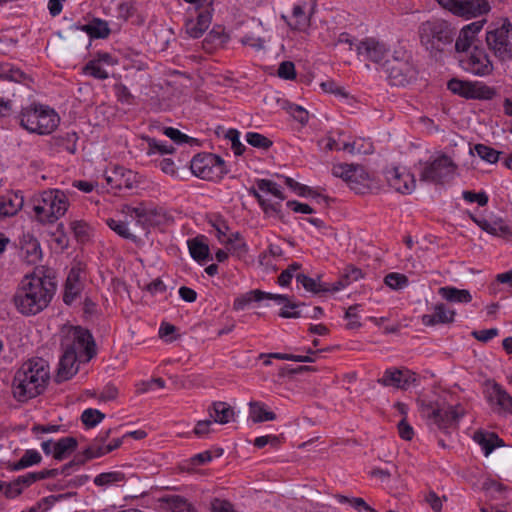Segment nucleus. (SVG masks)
<instances>
[{"label":"nucleus","mask_w":512,"mask_h":512,"mask_svg":"<svg viewBox=\"0 0 512 512\" xmlns=\"http://www.w3.org/2000/svg\"><path fill=\"white\" fill-rule=\"evenodd\" d=\"M78 447V441L75 437H63L54 443L53 457L57 461L66 459Z\"/></svg>","instance_id":"7c9ffc66"},{"label":"nucleus","mask_w":512,"mask_h":512,"mask_svg":"<svg viewBox=\"0 0 512 512\" xmlns=\"http://www.w3.org/2000/svg\"><path fill=\"white\" fill-rule=\"evenodd\" d=\"M437 2L452 14L465 18L477 17L490 10L487 0H437Z\"/></svg>","instance_id":"2eb2a0df"},{"label":"nucleus","mask_w":512,"mask_h":512,"mask_svg":"<svg viewBox=\"0 0 512 512\" xmlns=\"http://www.w3.org/2000/svg\"><path fill=\"white\" fill-rule=\"evenodd\" d=\"M378 383L383 386H392L406 390L411 385L418 386L420 384V377L417 373L409 369L389 368L386 369L383 376L378 379Z\"/></svg>","instance_id":"6ab92c4d"},{"label":"nucleus","mask_w":512,"mask_h":512,"mask_svg":"<svg viewBox=\"0 0 512 512\" xmlns=\"http://www.w3.org/2000/svg\"><path fill=\"white\" fill-rule=\"evenodd\" d=\"M462 69L476 76H487L493 71V64L485 49L477 45L468 54L459 58Z\"/></svg>","instance_id":"4468645a"},{"label":"nucleus","mask_w":512,"mask_h":512,"mask_svg":"<svg viewBox=\"0 0 512 512\" xmlns=\"http://www.w3.org/2000/svg\"><path fill=\"white\" fill-rule=\"evenodd\" d=\"M33 211L42 224H52L65 215L69 201L64 191L49 189L33 200Z\"/></svg>","instance_id":"423d86ee"},{"label":"nucleus","mask_w":512,"mask_h":512,"mask_svg":"<svg viewBox=\"0 0 512 512\" xmlns=\"http://www.w3.org/2000/svg\"><path fill=\"white\" fill-rule=\"evenodd\" d=\"M332 174L343 179L349 187L358 194H362L368 188V175L361 166L354 164H336L332 167Z\"/></svg>","instance_id":"dca6fc26"},{"label":"nucleus","mask_w":512,"mask_h":512,"mask_svg":"<svg viewBox=\"0 0 512 512\" xmlns=\"http://www.w3.org/2000/svg\"><path fill=\"white\" fill-rule=\"evenodd\" d=\"M81 29L85 31L91 38L96 39H104L110 34L108 23L99 18H94L89 24L83 25Z\"/></svg>","instance_id":"e433bc0d"},{"label":"nucleus","mask_w":512,"mask_h":512,"mask_svg":"<svg viewBox=\"0 0 512 512\" xmlns=\"http://www.w3.org/2000/svg\"><path fill=\"white\" fill-rule=\"evenodd\" d=\"M304 5H295L292 10V16L294 18L293 23H289V26L293 30L304 31L310 25V19L304 12Z\"/></svg>","instance_id":"49530a36"},{"label":"nucleus","mask_w":512,"mask_h":512,"mask_svg":"<svg viewBox=\"0 0 512 512\" xmlns=\"http://www.w3.org/2000/svg\"><path fill=\"white\" fill-rule=\"evenodd\" d=\"M125 474L121 471H111L98 474L93 482L96 486H108L125 481Z\"/></svg>","instance_id":"09e8293b"},{"label":"nucleus","mask_w":512,"mask_h":512,"mask_svg":"<svg viewBox=\"0 0 512 512\" xmlns=\"http://www.w3.org/2000/svg\"><path fill=\"white\" fill-rule=\"evenodd\" d=\"M391 85L406 86L417 78V70L408 58L393 56L384 62Z\"/></svg>","instance_id":"ddd939ff"},{"label":"nucleus","mask_w":512,"mask_h":512,"mask_svg":"<svg viewBox=\"0 0 512 512\" xmlns=\"http://www.w3.org/2000/svg\"><path fill=\"white\" fill-rule=\"evenodd\" d=\"M20 256L28 264H36L42 258L39 241L30 233H24L19 241Z\"/></svg>","instance_id":"5701e85b"},{"label":"nucleus","mask_w":512,"mask_h":512,"mask_svg":"<svg viewBox=\"0 0 512 512\" xmlns=\"http://www.w3.org/2000/svg\"><path fill=\"white\" fill-rule=\"evenodd\" d=\"M256 185L257 189L250 188L249 194L256 198L264 214L268 217L276 216L282 218L280 202L286 196L280 187L269 179H258Z\"/></svg>","instance_id":"0eeeda50"},{"label":"nucleus","mask_w":512,"mask_h":512,"mask_svg":"<svg viewBox=\"0 0 512 512\" xmlns=\"http://www.w3.org/2000/svg\"><path fill=\"white\" fill-rule=\"evenodd\" d=\"M53 143L56 147L61 148L70 154H75L77 150V133L74 131L65 132L53 137Z\"/></svg>","instance_id":"ea45409f"},{"label":"nucleus","mask_w":512,"mask_h":512,"mask_svg":"<svg viewBox=\"0 0 512 512\" xmlns=\"http://www.w3.org/2000/svg\"><path fill=\"white\" fill-rule=\"evenodd\" d=\"M438 294L444 300L451 303H469L472 301V295L469 290L458 289L454 286L440 287Z\"/></svg>","instance_id":"c85d7f7f"},{"label":"nucleus","mask_w":512,"mask_h":512,"mask_svg":"<svg viewBox=\"0 0 512 512\" xmlns=\"http://www.w3.org/2000/svg\"><path fill=\"white\" fill-rule=\"evenodd\" d=\"M455 311L449 310L443 303L436 304L431 314L422 316V323L425 326L437 324H450L454 322Z\"/></svg>","instance_id":"bb28decb"},{"label":"nucleus","mask_w":512,"mask_h":512,"mask_svg":"<svg viewBox=\"0 0 512 512\" xmlns=\"http://www.w3.org/2000/svg\"><path fill=\"white\" fill-rule=\"evenodd\" d=\"M23 204L24 199L19 192H9L0 197V208L4 218L16 215Z\"/></svg>","instance_id":"cd10ccee"},{"label":"nucleus","mask_w":512,"mask_h":512,"mask_svg":"<svg viewBox=\"0 0 512 512\" xmlns=\"http://www.w3.org/2000/svg\"><path fill=\"white\" fill-rule=\"evenodd\" d=\"M212 226L215 228V230L217 232L216 236L221 243L232 244L233 239H232V237H227L228 226L223 219L217 218L212 223Z\"/></svg>","instance_id":"680f3d73"},{"label":"nucleus","mask_w":512,"mask_h":512,"mask_svg":"<svg viewBox=\"0 0 512 512\" xmlns=\"http://www.w3.org/2000/svg\"><path fill=\"white\" fill-rule=\"evenodd\" d=\"M105 180L111 189L119 191H132L139 187L140 180L138 173L126 169L121 166H116L113 169L105 172Z\"/></svg>","instance_id":"a211bd4d"},{"label":"nucleus","mask_w":512,"mask_h":512,"mask_svg":"<svg viewBox=\"0 0 512 512\" xmlns=\"http://www.w3.org/2000/svg\"><path fill=\"white\" fill-rule=\"evenodd\" d=\"M418 411L421 417L431 428H437L448 432L456 428L460 419L465 415V409L461 404L444 406V403L422 396L417 399Z\"/></svg>","instance_id":"20e7f679"},{"label":"nucleus","mask_w":512,"mask_h":512,"mask_svg":"<svg viewBox=\"0 0 512 512\" xmlns=\"http://www.w3.org/2000/svg\"><path fill=\"white\" fill-rule=\"evenodd\" d=\"M482 160L488 163H496L499 160L501 152L485 144H476L473 150Z\"/></svg>","instance_id":"603ef678"},{"label":"nucleus","mask_w":512,"mask_h":512,"mask_svg":"<svg viewBox=\"0 0 512 512\" xmlns=\"http://www.w3.org/2000/svg\"><path fill=\"white\" fill-rule=\"evenodd\" d=\"M486 398L491 406L512 414V396L497 382L487 388Z\"/></svg>","instance_id":"b1692460"},{"label":"nucleus","mask_w":512,"mask_h":512,"mask_svg":"<svg viewBox=\"0 0 512 512\" xmlns=\"http://www.w3.org/2000/svg\"><path fill=\"white\" fill-rule=\"evenodd\" d=\"M384 283L394 290H399L408 285V278L401 273L391 272L384 278Z\"/></svg>","instance_id":"bf43d9fd"},{"label":"nucleus","mask_w":512,"mask_h":512,"mask_svg":"<svg viewBox=\"0 0 512 512\" xmlns=\"http://www.w3.org/2000/svg\"><path fill=\"white\" fill-rule=\"evenodd\" d=\"M421 45L436 60L446 51L452 50L456 29L448 21L433 17L418 27Z\"/></svg>","instance_id":"7ed1b4c3"},{"label":"nucleus","mask_w":512,"mask_h":512,"mask_svg":"<svg viewBox=\"0 0 512 512\" xmlns=\"http://www.w3.org/2000/svg\"><path fill=\"white\" fill-rule=\"evenodd\" d=\"M226 138L231 141V148L235 155H242L245 151V146L240 141V133L236 129H229L226 133Z\"/></svg>","instance_id":"0e129e2a"},{"label":"nucleus","mask_w":512,"mask_h":512,"mask_svg":"<svg viewBox=\"0 0 512 512\" xmlns=\"http://www.w3.org/2000/svg\"><path fill=\"white\" fill-rule=\"evenodd\" d=\"M462 197L465 201L470 203H478L479 206H485L488 203V196L485 192L475 193L472 191H463Z\"/></svg>","instance_id":"774afa93"},{"label":"nucleus","mask_w":512,"mask_h":512,"mask_svg":"<svg viewBox=\"0 0 512 512\" xmlns=\"http://www.w3.org/2000/svg\"><path fill=\"white\" fill-rule=\"evenodd\" d=\"M455 169L456 165L452 159L443 154L433 161L424 163L419 175L420 181L442 184L453 177Z\"/></svg>","instance_id":"9b49d317"},{"label":"nucleus","mask_w":512,"mask_h":512,"mask_svg":"<svg viewBox=\"0 0 512 512\" xmlns=\"http://www.w3.org/2000/svg\"><path fill=\"white\" fill-rule=\"evenodd\" d=\"M188 248L191 257L198 262L209 258V246L203 241V237H195L188 240Z\"/></svg>","instance_id":"4c0bfd02"},{"label":"nucleus","mask_w":512,"mask_h":512,"mask_svg":"<svg viewBox=\"0 0 512 512\" xmlns=\"http://www.w3.org/2000/svg\"><path fill=\"white\" fill-rule=\"evenodd\" d=\"M296 282L301 284L306 291L314 294L332 291V285L321 283L319 280L313 279L303 273L296 275Z\"/></svg>","instance_id":"72a5a7b5"},{"label":"nucleus","mask_w":512,"mask_h":512,"mask_svg":"<svg viewBox=\"0 0 512 512\" xmlns=\"http://www.w3.org/2000/svg\"><path fill=\"white\" fill-rule=\"evenodd\" d=\"M61 348L62 352H95L96 343L89 330L76 327L63 337Z\"/></svg>","instance_id":"f3484780"},{"label":"nucleus","mask_w":512,"mask_h":512,"mask_svg":"<svg viewBox=\"0 0 512 512\" xmlns=\"http://www.w3.org/2000/svg\"><path fill=\"white\" fill-rule=\"evenodd\" d=\"M208 412L213 421L219 424H226L230 422L234 416L233 408L226 402L222 401L212 403L208 408Z\"/></svg>","instance_id":"c756f323"},{"label":"nucleus","mask_w":512,"mask_h":512,"mask_svg":"<svg viewBox=\"0 0 512 512\" xmlns=\"http://www.w3.org/2000/svg\"><path fill=\"white\" fill-rule=\"evenodd\" d=\"M50 380L49 364L41 357L24 362L15 372L12 381V394L16 401L25 403L41 395Z\"/></svg>","instance_id":"f03ea898"},{"label":"nucleus","mask_w":512,"mask_h":512,"mask_svg":"<svg viewBox=\"0 0 512 512\" xmlns=\"http://www.w3.org/2000/svg\"><path fill=\"white\" fill-rule=\"evenodd\" d=\"M105 418V414L93 408L84 410L81 414V421L87 428L95 427Z\"/></svg>","instance_id":"5fc2aeb1"},{"label":"nucleus","mask_w":512,"mask_h":512,"mask_svg":"<svg viewBox=\"0 0 512 512\" xmlns=\"http://www.w3.org/2000/svg\"><path fill=\"white\" fill-rule=\"evenodd\" d=\"M250 417L254 423H260L275 420L276 414L273 411H268L265 404L261 402H251Z\"/></svg>","instance_id":"c03bdc74"},{"label":"nucleus","mask_w":512,"mask_h":512,"mask_svg":"<svg viewBox=\"0 0 512 512\" xmlns=\"http://www.w3.org/2000/svg\"><path fill=\"white\" fill-rule=\"evenodd\" d=\"M277 75L285 80H293L296 78L295 65L291 61H283L278 68Z\"/></svg>","instance_id":"338daca9"},{"label":"nucleus","mask_w":512,"mask_h":512,"mask_svg":"<svg viewBox=\"0 0 512 512\" xmlns=\"http://www.w3.org/2000/svg\"><path fill=\"white\" fill-rule=\"evenodd\" d=\"M0 79L22 83L28 79V76L19 68L6 64L1 68Z\"/></svg>","instance_id":"8fccbe9b"},{"label":"nucleus","mask_w":512,"mask_h":512,"mask_svg":"<svg viewBox=\"0 0 512 512\" xmlns=\"http://www.w3.org/2000/svg\"><path fill=\"white\" fill-rule=\"evenodd\" d=\"M123 212L136 219V225L140 226L147 234L151 227L164 223L166 213L163 208L140 203L138 206L125 205Z\"/></svg>","instance_id":"9d476101"},{"label":"nucleus","mask_w":512,"mask_h":512,"mask_svg":"<svg viewBox=\"0 0 512 512\" xmlns=\"http://www.w3.org/2000/svg\"><path fill=\"white\" fill-rule=\"evenodd\" d=\"M316 368L308 365H285L279 369L281 376L303 374L306 372H315Z\"/></svg>","instance_id":"e2e57ef3"},{"label":"nucleus","mask_w":512,"mask_h":512,"mask_svg":"<svg viewBox=\"0 0 512 512\" xmlns=\"http://www.w3.org/2000/svg\"><path fill=\"white\" fill-rule=\"evenodd\" d=\"M163 134L169 137L174 143L181 145L184 143L189 144H198V140L195 138H192L184 133H182L180 130L173 128V127H165L163 129Z\"/></svg>","instance_id":"864d4df0"},{"label":"nucleus","mask_w":512,"mask_h":512,"mask_svg":"<svg viewBox=\"0 0 512 512\" xmlns=\"http://www.w3.org/2000/svg\"><path fill=\"white\" fill-rule=\"evenodd\" d=\"M211 23L209 12H200L195 21H189L186 24V31L192 38H199L208 29Z\"/></svg>","instance_id":"473e14b6"},{"label":"nucleus","mask_w":512,"mask_h":512,"mask_svg":"<svg viewBox=\"0 0 512 512\" xmlns=\"http://www.w3.org/2000/svg\"><path fill=\"white\" fill-rule=\"evenodd\" d=\"M245 139L249 145L264 150L269 149L273 144L269 138L257 132L246 133Z\"/></svg>","instance_id":"4d7b16f0"},{"label":"nucleus","mask_w":512,"mask_h":512,"mask_svg":"<svg viewBox=\"0 0 512 512\" xmlns=\"http://www.w3.org/2000/svg\"><path fill=\"white\" fill-rule=\"evenodd\" d=\"M171 512H198L193 503L180 495H170L162 499Z\"/></svg>","instance_id":"f704fd0d"},{"label":"nucleus","mask_w":512,"mask_h":512,"mask_svg":"<svg viewBox=\"0 0 512 512\" xmlns=\"http://www.w3.org/2000/svg\"><path fill=\"white\" fill-rule=\"evenodd\" d=\"M471 219L483 231L493 236L501 237L504 239H509L512 236L510 227L500 218L494 221H489L485 218H477L471 215Z\"/></svg>","instance_id":"a878e982"},{"label":"nucleus","mask_w":512,"mask_h":512,"mask_svg":"<svg viewBox=\"0 0 512 512\" xmlns=\"http://www.w3.org/2000/svg\"><path fill=\"white\" fill-rule=\"evenodd\" d=\"M448 89L466 99L491 100L497 92L496 89L479 81H464L458 78L449 80Z\"/></svg>","instance_id":"f8f14e48"},{"label":"nucleus","mask_w":512,"mask_h":512,"mask_svg":"<svg viewBox=\"0 0 512 512\" xmlns=\"http://www.w3.org/2000/svg\"><path fill=\"white\" fill-rule=\"evenodd\" d=\"M282 308L280 310L279 316L282 318H300L304 316H308L309 312L304 311L307 310V305L304 303H293L286 296V300L281 304Z\"/></svg>","instance_id":"c9c22d12"},{"label":"nucleus","mask_w":512,"mask_h":512,"mask_svg":"<svg viewBox=\"0 0 512 512\" xmlns=\"http://www.w3.org/2000/svg\"><path fill=\"white\" fill-rule=\"evenodd\" d=\"M263 300H273L276 304H282L286 300V295L264 292L259 289L251 290L238 296L233 303V309L241 311L247 308L252 302H261Z\"/></svg>","instance_id":"4be33fe9"},{"label":"nucleus","mask_w":512,"mask_h":512,"mask_svg":"<svg viewBox=\"0 0 512 512\" xmlns=\"http://www.w3.org/2000/svg\"><path fill=\"white\" fill-rule=\"evenodd\" d=\"M474 39L472 36L466 34V32H463L462 30H460V33L455 41V45L453 46L452 45V48H454V50L457 52V53H466L468 54L471 49L473 48V44H474Z\"/></svg>","instance_id":"13d9d810"},{"label":"nucleus","mask_w":512,"mask_h":512,"mask_svg":"<svg viewBox=\"0 0 512 512\" xmlns=\"http://www.w3.org/2000/svg\"><path fill=\"white\" fill-rule=\"evenodd\" d=\"M42 456L34 449L26 450L19 461L8 465V469L11 471H20L27 467L37 465L41 462Z\"/></svg>","instance_id":"58836bf2"},{"label":"nucleus","mask_w":512,"mask_h":512,"mask_svg":"<svg viewBox=\"0 0 512 512\" xmlns=\"http://www.w3.org/2000/svg\"><path fill=\"white\" fill-rule=\"evenodd\" d=\"M486 42L494 55L502 61L510 60L512 55V24L505 19L502 24L489 30Z\"/></svg>","instance_id":"1a4fd4ad"},{"label":"nucleus","mask_w":512,"mask_h":512,"mask_svg":"<svg viewBox=\"0 0 512 512\" xmlns=\"http://www.w3.org/2000/svg\"><path fill=\"white\" fill-rule=\"evenodd\" d=\"M144 140L148 144V150H147L148 155H152L155 153H159L161 155L172 154L175 151V148L172 145H169L166 142L158 141L155 138L147 136V137H144Z\"/></svg>","instance_id":"3c124183"},{"label":"nucleus","mask_w":512,"mask_h":512,"mask_svg":"<svg viewBox=\"0 0 512 512\" xmlns=\"http://www.w3.org/2000/svg\"><path fill=\"white\" fill-rule=\"evenodd\" d=\"M80 283L78 281V275L72 270L66 280L63 301L65 304L70 305L74 302L76 297L80 293Z\"/></svg>","instance_id":"a19ab883"},{"label":"nucleus","mask_w":512,"mask_h":512,"mask_svg":"<svg viewBox=\"0 0 512 512\" xmlns=\"http://www.w3.org/2000/svg\"><path fill=\"white\" fill-rule=\"evenodd\" d=\"M317 354L311 355H296V354H259L257 360H262L263 365H269L271 363L270 358L291 360L295 362H315Z\"/></svg>","instance_id":"37998d69"},{"label":"nucleus","mask_w":512,"mask_h":512,"mask_svg":"<svg viewBox=\"0 0 512 512\" xmlns=\"http://www.w3.org/2000/svg\"><path fill=\"white\" fill-rule=\"evenodd\" d=\"M86 75L92 76L95 79L105 80L109 77L108 72L102 68L99 61L92 59L86 63L83 68Z\"/></svg>","instance_id":"6e6d98bb"},{"label":"nucleus","mask_w":512,"mask_h":512,"mask_svg":"<svg viewBox=\"0 0 512 512\" xmlns=\"http://www.w3.org/2000/svg\"><path fill=\"white\" fill-rule=\"evenodd\" d=\"M106 224L112 231H114L120 237L130 240L134 243L137 242V236L129 230L128 224L126 222L116 220L114 218H108L106 220Z\"/></svg>","instance_id":"a18cd8bd"},{"label":"nucleus","mask_w":512,"mask_h":512,"mask_svg":"<svg viewBox=\"0 0 512 512\" xmlns=\"http://www.w3.org/2000/svg\"><path fill=\"white\" fill-rule=\"evenodd\" d=\"M357 53L367 60L380 63L385 58L387 49L384 44L368 38L357 45Z\"/></svg>","instance_id":"393cba45"},{"label":"nucleus","mask_w":512,"mask_h":512,"mask_svg":"<svg viewBox=\"0 0 512 512\" xmlns=\"http://www.w3.org/2000/svg\"><path fill=\"white\" fill-rule=\"evenodd\" d=\"M385 177L388 185L398 193L411 194L416 188L414 175L404 168L393 167L387 169Z\"/></svg>","instance_id":"aec40b11"},{"label":"nucleus","mask_w":512,"mask_h":512,"mask_svg":"<svg viewBox=\"0 0 512 512\" xmlns=\"http://www.w3.org/2000/svg\"><path fill=\"white\" fill-rule=\"evenodd\" d=\"M56 287L54 279L49 276L26 275L16 289L13 303L22 315H36L49 305Z\"/></svg>","instance_id":"f257e3e1"},{"label":"nucleus","mask_w":512,"mask_h":512,"mask_svg":"<svg viewBox=\"0 0 512 512\" xmlns=\"http://www.w3.org/2000/svg\"><path fill=\"white\" fill-rule=\"evenodd\" d=\"M17 119L23 129L38 135L51 134L60 123V117L53 108L39 103L23 107Z\"/></svg>","instance_id":"39448f33"},{"label":"nucleus","mask_w":512,"mask_h":512,"mask_svg":"<svg viewBox=\"0 0 512 512\" xmlns=\"http://www.w3.org/2000/svg\"><path fill=\"white\" fill-rule=\"evenodd\" d=\"M282 178L284 179L285 184L294 192H296L299 196L304 197L313 194L312 189L310 187L295 181L293 178L287 176H282Z\"/></svg>","instance_id":"69168bd1"},{"label":"nucleus","mask_w":512,"mask_h":512,"mask_svg":"<svg viewBox=\"0 0 512 512\" xmlns=\"http://www.w3.org/2000/svg\"><path fill=\"white\" fill-rule=\"evenodd\" d=\"M70 227L78 241L85 242L89 239L90 227L85 221L74 220L70 223Z\"/></svg>","instance_id":"052dcab7"},{"label":"nucleus","mask_w":512,"mask_h":512,"mask_svg":"<svg viewBox=\"0 0 512 512\" xmlns=\"http://www.w3.org/2000/svg\"><path fill=\"white\" fill-rule=\"evenodd\" d=\"M474 440L482 447L485 456H488L496 447L504 446V441L494 432L485 434L477 431L474 434Z\"/></svg>","instance_id":"2f4dec72"},{"label":"nucleus","mask_w":512,"mask_h":512,"mask_svg":"<svg viewBox=\"0 0 512 512\" xmlns=\"http://www.w3.org/2000/svg\"><path fill=\"white\" fill-rule=\"evenodd\" d=\"M360 278H362V271L359 268L347 266L340 279L332 284V292L339 291Z\"/></svg>","instance_id":"79ce46f5"},{"label":"nucleus","mask_w":512,"mask_h":512,"mask_svg":"<svg viewBox=\"0 0 512 512\" xmlns=\"http://www.w3.org/2000/svg\"><path fill=\"white\" fill-rule=\"evenodd\" d=\"M191 172L204 180L217 181L228 173L222 157L212 153H199L190 161Z\"/></svg>","instance_id":"6e6552de"},{"label":"nucleus","mask_w":512,"mask_h":512,"mask_svg":"<svg viewBox=\"0 0 512 512\" xmlns=\"http://www.w3.org/2000/svg\"><path fill=\"white\" fill-rule=\"evenodd\" d=\"M72 496V493H65L59 495H49L42 498L34 506L22 512H46L54 503L62 499Z\"/></svg>","instance_id":"de8ad7c7"},{"label":"nucleus","mask_w":512,"mask_h":512,"mask_svg":"<svg viewBox=\"0 0 512 512\" xmlns=\"http://www.w3.org/2000/svg\"><path fill=\"white\" fill-rule=\"evenodd\" d=\"M95 354H62L59 360L55 381L61 383L71 379L78 372L76 362H89Z\"/></svg>","instance_id":"412c9836"}]
</instances>
